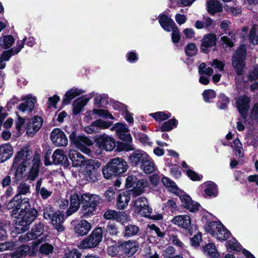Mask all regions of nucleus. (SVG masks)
Masks as SVG:
<instances>
[{"label":"nucleus","mask_w":258,"mask_h":258,"mask_svg":"<svg viewBox=\"0 0 258 258\" xmlns=\"http://www.w3.org/2000/svg\"><path fill=\"white\" fill-rule=\"evenodd\" d=\"M150 157L146 152L141 150H137L130 156L129 160L135 165H140V166Z\"/></svg>","instance_id":"obj_18"},{"label":"nucleus","mask_w":258,"mask_h":258,"mask_svg":"<svg viewBox=\"0 0 258 258\" xmlns=\"http://www.w3.org/2000/svg\"><path fill=\"white\" fill-rule=\"evenodd\" d=\"M69 157L74 167L83 166L85 162L88 160L83 155L75 150H71L69 153Z\"/></svg>","instance_id":"obj_23"},{"label":"nucleus","mask_w":258,"mask_h":258,"mask_svg":"<svg viewBox=\"0 0 258 258\" xmlns=\"http://www.w3.org/2000/svg\"><path fill=\"white\" fill-rule=\"evenodd\" d=\"M81 199L76 193H73L70 197V206L66 212L67 216L69 217L77 212L80 206Z\"/></svg>","instance_id":"obj_24"},{"label":"nucleus","mask_w":258,"mask_h":258,"mask_svg":"<svg viewBox=\"0 0 258 258\" xmlns=\"http://www.w3.org/2000/svg\"><path fill=\"white\" fill-rule=\"evenodd\" d=\"M159 23L162 28L167 32H170L176 24L172 19L165 15L162 14L159 17Z\"/></svg>","instance_id":"obj_31"},{"label":"nucleus","mask_w":258,"mask_h":258,"mask_svg":"<svg viewBox=\"0 0 258 258\" xmlns=\"http://www.w3.org/2000/svg\"><path fill=\"white\" fill-rule=\"evenodd\" d=\"M30 247L23 245L19 246L15 251L10 253L11 258H21L25 256L30 252Z\"/></svg>","instance_id":"obj_37"},{"label":"nucleus","mask_w":258,"mask_h":258,"mask_svg":"<svg viewBox=\"0 0 258 258\" xmlns=\"http://www.w3.org/2000/svg\"><path fill=\"white\" fill-rule=\"evenodd\" d=\"M171 31H172V41L174 43H177L180 39V35L179 30L176 25L175 28H172Z\"/></svg>","instance_id":"obj_63"},{"label":"nucleus","mask_w":258,"mask_h":258,"mask_svg":"<svg viewBox=\"0 0 258 258\" xmlns=\"http://www.w3.org/2000/svg\"><path fill=\"white\" fill-rule=\"evenodd\" d=\"M32 156V152L27 148L22 149L17 153L12 165L13 168H14L21 161L15 172V178L16 180H23L26 181L27 175V165L29 163L28 161L31 158Z\"/></svg>","instance_id":"obj_2"},{"label":"nucleus","mask_w":258,"mask_h":258,"mask_svg":"<svg viewBox=\"0 0 258 258\" xmlns=\"http://www.w3.org/2000/svg\"><path fill=\"white\" fill-rule=\"evenodd\" d=\"M43 123V119L41 117L35 116L31 119L26 126V134L33 137L41 128Z\"/></svg>","instance_id":"obj_14"},{"label":"nucleus","mask_w":258,"mask_h":258,"mask_svg":"<svg viewBox=\"0 0 258 258\" xmlns=\"http://www.w3.org/2000/svg\"><path fill=\"white\" fill-rule=\"evenodd\" d=\"M53 249V247L51 245L48 243H44L41 245L40 252L42 254L48 255L52 252Z\"/></svg>","instance_id":"obj_62"},{"label":"nucleus","mask_w":258,"mask_h":258,"mask_svg":"<svg viewBox=\"0 0 258 258\" xmlns=\"http://www.w3.org/2000/svg\"><path fill=\"white\" fill-rule=\"evenodd\" d=\"M94 96V93H90L82 98L76 99L73 103V112L75 115H77L82 110L83 107L87 104L89 99Z\"/></svg>","instance_id":"obj_20"},{"label":"nucleus","mask_w":258,"mask_h":258,"mask_svg":"<svg viewBox=\"0 0 258 258\" xmlns=\"http://www.w3.org/2000/svg\"><path fill=\"white\" fill-rule=\"evenodd\" d=\"M217 40L216 36L213 33H210L204 36L202 39L201 45L202 50L207 52L208 49L216 44Z\"/></svg>","instance_id":"obj_29"},{"label":"nucleus","mask_w":258,"mask_h":258,"mask_svg":"<svg viewBox=\"0 0 258 258\" xmlns=\"http://www.w3.org/2000/svg\"><path fill=\"white\" fill-rule=\"evenodd\" d=\"M236 106L241 115L245 118L249 107V99L246 96L239 97L236 101Z\"/></svg>","instance_id":"obj_21"},{"label":"nucleus","mask_w":258,"mask_h":258,"mask_svg":"<svg viewBox=\"0 0 258 258\" xmlns=\"http://www.w3.org/2000/svg\"><path fill=\"white\" fill-rule=\"evenodd\" d=\"M97 206L93 204L92 205H83L81 209V217L88 218L94 214V212L96 210Z\"/></svg>","instance_id":"obj_42"},{"label":"nucleus","mask_w":258,"mask_h":258,"mask_svg":"<svg viewBox=\"0 0 258 258\" xmlns=\"http://www.w3.org/2000/svg\"><path fill=\"white\" fill-rule=\"evenodd\" d=\"M175 225L181 227L185 230L190 231L191 221L190 217L188 215H180L175 216L171 220Z\"/></svg>","instance_id":"obj_17"},{"label":"nucleus","mask_w":258,"mask_h":258,"mask_svg":"<svg viewBox=\"0 0 258 258\" xmlns=\"http://www.w3.org/2000/svg\"><path fill=\"white\" fill-rule=\"evenodd\" d=\"M148 181L146 179L140 178L134 187L130 190L132 196L136 197L141 195L145 191V188L148 186Z\"/></svg>","instance_id":"obj_25"},{"label":"nucleus","mask_w":258,"mask_h":258,"mask_svg":"<svg viewBox=\"0 0 258 258\" xmlns=\"http://www.w3.org/2000/svg\"><path fill=\"white\" fill-rule=\"evenodd\" d=\"M41 161V156L38 153L35 154L32 160V166L27 171V180H34L38 176Z\"/></svg>","instance_id":"obj_15"},{"label":"nucleus","mask_w":258,"mask_h":258,"mask_svg":"<svg viewBox=\"0 0 258 258\" xmlns=\"http://www.w3.org/2000/svg\"><path fill=\"white\" fill-rule=\"evenodd\" d=\"M112 122L110 121H105L101 119L97 120L94 121V124L96 125L97 131L100 129H106L109 128Z\"/></svg>","instance_id":"obj_57"},{"label":"nucleus","mask_w":258,"mask_h":258,"mask_svg":"<svg viewBox=\"0 0 258 258\" xmlns=\"http://www.w3.org/2000/svg\"><path fill=\"white\" fill-rule=\"evenodd\" d=\"M42 183V178L39 179L36 181L35 185V191L37 193H39L42 199L46 200L51 196L52 192L45 187H41Z\"/></svg>","instance_id":"obj_34"},{"label":"nucleus","mask_w":258,"mask_h":258,"mask_svg":"<svg viewBox=\"0 0 258 258\" xmlns=\"http://www.w3.org/2000/svg\"><path fill=\"white\" fill-rule=\"evenodd\" d=\"M15 39L11 35H3L0 37V47L7 49L10 48L14 44Z\"/></svg>","instance_id":"obj_39"},{"label":"nucleus","mask_w":258,"mask_h":258,"mask_svg":"<svg viewBox=\"0 0 258 258\" xmlns=\"http://www.w3.org/2000/svg\"><path fill=\"white\" fill-rule=\"evenodd\" d=\"M64 221V215L60 211L55 212L51 219V224L58 231H62L64 229L63 226L62 225Z\"/></svg>","instance_id":"obj_30"},{"label":"nucleus","mask_w":258,"mask_h":258,"mask_svg":"<svg viewBox=\"0 0 258 258\" xmlns=\"http://www.w3.org/2000/svg\"><path fill=\"white\" fill-rule=\"evenodd\" d=\"M84 92V91L78 88H73L66 93L64 98L63 99V103L68 104L70 103L72 99Z\"/></svg>","instance_id":"obj_33"},{"label":"nucleus","mask_w":258,"mask_h":258,"mask_svg":"<svg viewBox=\"0 0 258 258\" xmlns=\"http://www.w3.org/2000/svg\"><path fill=\"white\" fill-rule=\"evenodd\" d=\"M258 26L254 25L250 29L249 33V40L254 45L258 44V35L256 34V30Z\"/></svg>","instance_id":"obj_58"},{"label":"nucleus","mask_w":258,"mask_h":258,"mask_svg":"<svg viewBox=\"0 0 258 258\" xmlns=\"http://www.w3.org/2000/svg\"><path fill=\"white\" fill-rule=\"evenodd\" d=\"M44 231L43 224L39 223L36 224L31 230V232L25 235H21L19 237L20 242H25L35 239L42 235Z\"/></svg>","instance_id":"obj_16"},{"label":"nucleus","mask_w":258,"mask_h":258,"mask_svg":"<svg viewBox=\"0 0 258 258\" xmlns=\"http://www.w3.org/2000/svg\"><path fill=\"white\" fill-rule=\"evenodd\" d=\"M165 207L168 211H170L172 213H174L178 211L177 206L175 202L172 200H168L167 203L165 204Z\"/></svg>","instance_id":"obj_61"},{"label":"nucleus","mask_w":258,"mask_h":258,"mask_svg":"<svg viewBox=\"0 0 258 258\" xmlns=\"http://www.w3.org/2000/svg\"><path fill=\"white\" fill-rule=\"evenodd\" d=\"M149 115L157 121H162L168 119L171 116V114L168 112L159 111L149 114Z\"/></svg>","instance_id":"obj_47"},{"label":"nucleus","mask_w":258,"mask_h":258,"mask_svg":"<svg viewBox=\"0 0 258 258\" xmlns=\"http://www.w3.org/2000/svg\"><path fill=\"white\" fill-rule=\"evenodd\" d=\"M21 100L25 101V102L19 104L18 107V110L22 112H31L34 108L36 99L31 95L28 94L24 95L21 97Z\"/></svg>","instance_id":"obj_19"},{"label":"nucleus","mask_w":258,"mask_h":258,"mask_svg":"<svg viewBox=\"0 0 258 258\" xmlns=\"http://www.w3.org/2000/svg\"><path fill=\"white\" fill-rule=\"evenodd\" d=\"M148 230L149 229V232L152 233L153 232H155V233L159 236L162 237L164 236V234L162 232L159 227H157L155 224H149L147 226Z\"/></svg>","instance_id":"obj_64"},{"label":"nucleus","mask_w":258,"mask_h":258,"mask_svg":"<svg viewBox=\"0 0 258 258\" xmlns=\"http://www.w3.org/2000/svg\"><path fill=\"white\" fill-rule=\"evenodd\" d=\"M128 168L127 162L121 158L111 159L103 168L104 177L106 179L111 178L125 172Z\"/></svg>","instance_id":"obj_3"},{"label":"nucleus","mask_w":258,"mask_h":258,"mask_svg":"<svg viewBox=\"0 0 258 258\" xmlns=\"http://www.w3.org/2000/svg\"><path fill=\"white\" fill-rule=\"evenodd\" d=\"M93 113L97 114L99 117H102L105 118H109L114 119L113 115L110 113L107 110L102 109H94L93 110Z\"/></svg>","instance_id":"obj_56"},{"label":"nucleus","mask_w":258,"mask_h":258,"mask_svg":"<svg viewBox=\"0 0 258 258\" xmlns=\"http://www.w3.org/2000/svg\"><path fill=\"white\" fill-rule=\"evenodd\" d=\"M227 243L228 248L231 250L240 251L241 250V245L235 238L228 240Z\"/></svg>","instance_id":"obj_54"},{"label":"nucleus","mask_w":258,"mask_h":258,"mask_svg":"<svg viewBox=\"0 0 258 258\" xmlns=\"http://www.w3.org/2000/svg\"><path fill=\"white\" fill-rule=\"evenodd\" d=\"M162 182L168 190L175 194H178V187L173 181L168 177L164 176L162 178Z\"/></svg>","instance_id":"obj_44"},{"label":"nucleus","mask_w":258,"mask_h":258,"mask_svg":"<svg viewBox=\"0 0 258 258\" xmlns=\"http://www.w3.org/2000/svg\"><path fill=\"white\" fill-rule=\"evenodd\" d=\"M122 258L133 256L139 249V243L136 240H129L120 243Z\"/></svg>","instance_id":"obj_11"},{"label":"nucleus","mask_w":258,"mask_h":258,"mask_svg":"<svg viewBox=\"0 0 258 258\" xmlns=\"http://www.w3.org/2000/svg\"><path fill=\"white\" fill-rule=\"evenodd\" d=\"M92 228L91 224L85 220L80 221L74 228L76 233L80 236L86 235Z\"/></svg>","instance_id":"obj_26"},{"label":"nucleus","mask_w":258,"mask_h":258,"mask_svg":"<svg viewBox=\"0 0 258 258\" xmlns=\"http://www.w3.org/2000/svg\"><path fill=\"white\" fill-rule=\"evenodd\" d=\"M180 199L183 206L190 212H195L199 210L200 206L199 204L193 201L188 195H181Z\"/></svg>","instance_id":"obj_22"},{"label":"nucleus","mask_w":258,"mask_h":258,"mask_svg":"<svg viewBox=\"0 0 258 258\" xmlns=\"http://www.w3.org/2000/svg\"><path fill=\"white\" fill-rule=\"evenodd\" d=\"M204 252L212 258H217L219 254L214 244L210 243L204 247Z\"/></svg>","instance_id":"obj_46"},{"label":"nucleus","mask_w":258,"mask_h":258,"mask_svg":"<svg viewBox=\"0 0 258 258\" xmlns=\"http://www.w3.org/2000/svg\"><path fill=\"white\" fill-rule=\"evenodd\" d=\"M205 192L207 196L210 198H215L218 195V187L213 182L210 181L205 184Z\"/></svg>","instance_id":"obj_38"},{"label":"nucleus","mask_w":258,"mask_h":258,"mask_svg":"<svg viewBox=\"0 0 258 258\" xmlns=\"http://www.w3.org/2000/svg\"><path fill=\"white\" fill-rule=\"evenodd\" d=\"M101 164L98 160L88 159L83 165L82 174L86 180L95 181L97 179Z\"/></svg>","instance_id":"obj_4"},{"label":"nucleus","mask_w":258,"mask_h":258,"mask_svg":"<svg viewBox=\"0 0 258 258\" xmlns=\"http://www.w3.org/2000/svg\"><path fill=\"white\" fill-rule=\"evenodd\" d=\"M102 239V230L99 227L94 229L87 238L82 240L78 247L83 249L94 247L101 241Z\"/></svg>","instance_id":"obj_5"},{"label":"nucleus","mask_w":258,"mask_h":258,"mask_svg":"<svg viewBox=\"0 0 258 258\" xmlns=\"http://www.w3.org/2000/svg\"><path fill=\"white\" fill-rule=\"evenodd\" d=\"M14 150L9 144L0 146V163H3L10 159L13 155Z\"/></svg>","instance_id":"obj_28"},{"label":"nucleus","mask_w":258,"mask_h":258,"mask_svg":"<svg viewBox=\"0 0 258 258\" xmlns=\"http://www.w3.org/2000/svg\"><path fill=\"white\" fill-rule=\"evenodd\" d=\"M99 201L100 197L98 195L88 193L82 194L81 198L82 205L93 204L95 206H97Z\"/></svg>","instance_id":"obj_32"},{"label":"nucleus","mask_w":258,"mask_h":258,"mask_svg":"<svg viewBox=\"0 0 258 258\" xmlns=\"http://www.w3.org/2000/svg\"><path fill=\"white\" fill-rule=\"evenodd\" d=\"M131 196L132 194L130 190L119 194L117 198V206L119 209H124L127 207Z\"/></svg>","instance_id":"obj_27"},{"label":"nucleus","mask_w":258,"mask_h":258,"mask_svg":"<svg viewBox=\"0 0 258 258\" xmlns=\"http://www.w3.org/2000/svg\"><path fill=\"white\" fill-rule=\"evenodd\" d=\"M222 228V224L220 222L211 221L205 226L206 231L213 237L219 229Z\"/></svg>","instance_id":"obj_41"},{"label":"nucleus","mask_w":258,"mask_h":258,"mask_svg":"<svg viewBox=\"0 0 258 258\" xmlns=\"http://www.w3.org/2000/svg\"><path fill=\"white\" fill-rule=\"evenodd\" d=\"M52 142L56 146H66L68 144V139L61 130L58 128L53 130L50 135Z\"/></svg>","instance_id":"obj_13"},{"label":"nucleus","mask_w":258,"mask_h":258,"mask_svg":"<svg viewBox=\"0 0 258 258\" xmlns=\"http://www.w3.org/2000/svg\"><path fill=\"white\" fill-rule=\"evenodd\" d=\"M178 121L174 118L168 120L164 122L160 127L161 132H169L171 131L174 127L177 126Z\"/></svg>","instance_id":"obj_49"},{"label":"nucleus","mask_w":258,"mask_h":258,"mask_svg":"<svg viewBox=\"0 0 258 258\" xmlns=\"http://www.w3.org/2000/svg\"><path fill=\"white\" fill-rule=\"evenodd\" d=\"M134 136L144 145L152 146L153 143L150 141V139L147 135L141 133H137L134 134Z\"/></svg>","instance_id":"obj_53"},{"label":"nucleus","mask_w":258,"mask_h":258,"mask_svg":"<svg viewBox=\"0 0 258 258\" xmlns=\"http://www.w3.org/2000/svg\"><path fill=\"white\" fill-rule=\"evenodd\" d=\"M13 199L7 205L8 209H12V215L17 218V228L21 232H24L28 228L29 225L37 216V211L31 208L30 199L28 198L22 199L21 201Z\"/></svg>","instance_id":"obj_1"},{"label":"nucleus","mask_w":258,"mask_h":258,"mask_svg":"<svg viewBox=\"0 0 258 258\" xmlns=\"http://www.w3.org/2000/svg\"><path fill=\"white\" fill-rule=\"evenodd\" d=\"M120 243L109 246L107 248V252L111 256H117L122 258Z\"/></svg>","instance_id":"obj_45"},{"label":"nucleus","mask_w":258,"mask_h":258,"mask_svg":"<svg viewBox=\"0 0 258 258\" xmlns=\"http://www.w3.org/2000/svg\"><path fill=\"white\" fill-rule=\"evenodd\" d=\"M138 174L135 173L134 174L130 175L126 179L125 186L127 188L134 186L137 181L140 179L138 178Z\"/></svg>","instance_id":"obj_55"},{"label":"nucleus","mask_w":258,"mask_h":258,"mask_svg":"<svg viewBox=\"0 0 258 258\" xmlns=\"http://www.w3.org/2000/svg\"><path fill=\"white\" fill-rule=\"evenodd\" d=\"M216 92L212 89L205 90L203 93V96L205 102H210L211 99L216 97Z\"/></svg>","instance_id":"obj_59"},{"label":"nucleus","mask_w":258,"mask_h":258,"mask_svg":"<svg viewBox=\"0 0 258 258\" xmlns=\"http://www.w3.org/2000/svg\"><path fill=\"white\" fill-rule=\"evenodd\" d=\"M17 195H16L13 199H15L17 197V200L21 201V199H19V198L20 196L27 195L28 194H30V185L25 183H20L17 186Z\"/></svg>","instance_id":"obj_43"},{"label":"nucleus","mask_w":258,"mask_h":258,"mask_svg":"<svg viewBox=\"0 0 258 258\" xmlns=\"http://www.w3.org/2000/svg\"><path fill=\"white\" fill-rule=\"evenodd\" d=\"M232 148L235 152V155L236 156H238L239 157H243V150L242 148V145L238 139H235L233 141V145H232Z\"/></svg>","instance_id":"obj_52"},{"label":"nucleus","mask_w":258,"mask_h":258,"mask_svg":"<svg viewBox=\"0 0 258 258\" xmlns=\"http://www.w3.org/2000/svg\"><path fill=\"white\" fill-rule=\"evenodd\" d=\"M71 142L74 144L76 147L85 154L90 153L89 147L93 145L91 140L85 136H76V134L73 132L70 136Z\"/></svg>","instance_id":"obj_6"},{"label":"nucleus","mask_w":258,"mask_h":258,"mask_svg":"<svg viewBox=\"0 0 258 258\" xmlns=\"http://www.w3.org/2000/svg\"><path fill=\"white\" fill-rule=\"evenodd\" d=\"M112 131H115L117 136L121 140L127 142L132 141V138L129 133V130L126 124L122 123H116L111 128Z\"/></svg>","instance_id":"obj_12"},{"label":"nucleus","mask_w":258,"mask_h":258,"mask_svg":"<svg viewBox=\"0 0 258 258\" xmlns=\"http://www.w3.org/2000/svg\"><path fill=\"white\" fill-rule=\"evenodd\" d=\"M53 162L54 164H59L65 163L68 161L67 156L64 152L61 149H56L55 150L52 156Z\"/></svg>","instance_id":"obj_35"},{"label":"nucleus","mask_w":258,"mask_h":258,"mask_svg":"<svg viewBox=\"0 0 258 258\" xmlns=\"http://www.w3.org/2000/svg\"><path fill=\"white\" fill-rule=\"evenodd\" d=\"M230 235L229 231L222 225V228H219L214 237L219 240H225L229 237Z\"/></svg>","instance_id":"obj_50"},{"label":"nucleus","mask_w":258,"mask_h":258,"mask_svg":"<svg viewBox=\"0 0 258 258\" xmlns=\"http://www.w3.org/2000/svg\"><path fill=\"white\" fill-rule=\"evenodd\" d=\"M207 5L208 11L211 15H214L222 10V7L221 4L216 0H210L208 1L207 3Z\"/></svg>","instance_id":"obj_40"},{"label":"nucleus","mask_w":258,"mask_h":258,"mask_svg":"<svg viewBox=\"0 0 258 258\" xmlns=\"http://www.w3.org/2000/svg\"><path fill=\"white\" fill-rule=\"evenodd\" d=\"M169 240L174 245L181 249V251H185V246L184 244L178 238V236L174 234L169 235Z\"/></svg>","instance_id":"obj_51"},{"label":"nucleus","mask_w":258,"mask_h":258,"mask_svg":"<svg viewBox=\"0 0 258 258\" xmlns=\"http://www.w3.org/2000/svg\"><path fill=\"white\" fill-rule=\"evenodd\" d=\"M198 51V48L194 43H190L187 45L185 48V52L187 56L195 55Z\"/></svg>","instance_id":"obj_60"},{"label":"nucleus","mask_w":258,"mask_h":258,"mask_svg":"<svg viewBox=\"0 0 258 258\" xmlns=\"http://www.w3.org/2000/svg\"><path fill=\"white\" fill-rule=\"evenodd\" d=\"M95 142L100 149L107 151H112L116 146L115 139L105 134L100 135L95 140Z\"/></svg>","instance_id":"obj_9"},{"label":"nucleus","mask_w":258,"mask_h":258,"mask_svg":"<svg viewBox=\"0 0 258 258\" xmlns=\"http://www.w3.org/2000/svg\"><path fill=\"white\" fill-rule=\"evenodd\" d=\"M245 48L244 45H241L237 49L232 58V65L236 69L237 74L241 75L245 66Z\"/></svg>","instance_id":"obj_7"},{"label":"nucleus","mask_w":258,"mask_h":258,"mask_svg":"<svg viewBox=\"0 0 258 258\" xmlns=\"http://www.w3.org/2000/svg\"><path fill=\"white\" fill-rule=\"evenodd\" d=\"M135 212L145 217H149L152 209L149 206L147 199L143 197L138 198L134 201Z\"/></svg>","instance_id":"obj_8"},{"label":"nucleus","mask_w":258,"mask_h":258,"mask_svg":"<svg viewBox=\"0 0 258 258\" xmlns=\"http://www.w3.org/2000/svg\"><path fill=\"white\" fill-rule=\"evenodd\" d=\"M139 228L135 225H128L124 228L123 235L125 237H131L137 234L139 232Z\"/></svg>","instance_id":"obj_48"},{"label":"nucleus","mask_w":258,"mask_h":258,"mask_svg":"<svg viewBox=\"0 0 258 258\" xmlns=\"http://www.w3.org/2000/svg\"><path fill=\"white\" fill-rule=\"evenodd\" d=\"M24 39L23 41L17 42V45L9 50L4 51L0 56V69L6 67L5 61H8L12 55L18 54L24 46Z\"/></svg>","instance_id":"obj_10"},{"label":"nucleus","mask_w":258,"mask_h":258,"mask_svg":"<svg viewBox=\"0 0 258 258\" xmlns=\"http://www.w3.org/2000/svg\"><path fill=\"white\" fill-rule=\"evenodd\" d=\"M140 167L146 174H151L157 169L155 162L151 157L141 164Z\"/></svg>","instance_id":"obj_36"}]
</instances>
